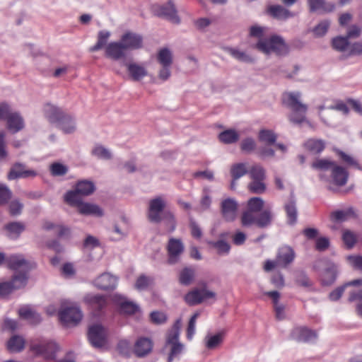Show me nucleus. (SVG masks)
Returning <instances> with one entry per match:
<instances>
[{
  "label": "nucleus",
  "instance_id": "nucleus-2",
  "mask_svg": "<svg viewBox=\"0 0 362 362\" xmlns=\"http://www.w3.org/2000/svg\"><path fill=\"white\" fill-rule=\"evenodd\" d=\"M255 47L265 54H275L282 56L288 52V46L284 40L279 35H272L269 38L260 39L255 44Z\"/></svg>",
  "mask_w": 362,
  "mask_h": 362
},
{
  "label": "nucleus",
  "instance_id": "nucleus-5",
  "mask_svg": "<svg viewBox=\"0 0 362 362\" xmlns=\"http://www.w3.org/2000/svg\"><path fill=\"white\" fill-rule=\"evenodd\" d=\"M199 285V288H194L185 295V300L188 305H196L209 299L216 300V293L208 289L206 283L201 282Z\"/></svg>",
  "mask_w": 362,
  "mask_h": 362
},
{
  "label": "nucleus",
  "instance_id": "nucleus-53",
  "mask_svg": "<svg viewBox=\"0 0 362 362\" xmlns=\"http://www.w3.org/2000/svg\"><path fill=\"white\" fill-rule=\"evenodd\" d=\"M248 174L251 180H265V170L259 164H255L249 168Z\"/></svg>",
  "mask_w": 362,
  "mask_h": 362
},
{
  "label": "nucleus",
  "instance_id": "nucleus-36",
  "mask_svg": "<svg viewBox=\"0 0 362 362\" xmlns=\"http://www.w3.org/2000/svg\"><path fill=\"white\" fill-rule=\"evenodd\" d=\"M58 127L65 133L71 134L76 130V124L74 119L69 115L65 113L57 121Z\"/></svg>",
  "mask_w": 362,
  "mask_h": 362
},
{
  "label": "nucleus",
  "instance_id": "nucleus-26",
  "mask_svg": "<svg viewBox=\"0 0 362 362\" xmlns=\"http://www.w3.org/2000/svg\"><path fill=\"white\" fill-rule=\"evenodd\" d=\"M267 13L279 21H286L294 17L295 14L280 5H271L267 7Z\"/></svg>",
  "mask_w": 362,
  "mask_h": 362
},
{
  "label": "nucleus",
  "instance_id": "nucleus-20",
  "mask_svg": "<svg viewBox=\"0 0 362 362\" xmlns=\"http://www.w3.org/2000/svg\"><path fill=\"white\" fill-rule=\"evenodd\" d=\"M293 339L298 341L313 342L317 338L316 333L306 327H296L291 334Z\"/></svg>",
  "mask_w": 362,
  "mask_h": 362
},
{
  "label": "nucleus",
  "instance_id": "nucleus-23",
  "mask_svg": "<svg viewBox=\"0 0 362 362\" xmlns=\"http://www.w3.org/2000/svg\"><path fill=\"white\" fill-rule=\"evenodd\" d=\"M295 259V252L293 250L287 245L282 246L278 250L276 259L279 265L281 267H286Z\"/></svg>",
  "mask_w": 362,
  "mask_h": 362
},
{
  "label": "nucleus",
  "instance_id": "nucleus-42",
  "mask_svg": "<svg viewBox=\"0 0 362 362\" xmlns=\"http://www.w3.org/2000/svg\"><path fill=\"white\" fill-rule=\"evenodd\" d=\"M358 285H362V279L354 280L345 284L342 286L338 287L329 293V298L332 301H336L341 298L346 288L350 286Z\"/></svg>",
  "mask_w": 362,
  "mask_h": 362
},
{
  "label": "nucleus",
  "instance_id": "nucleus-17",
  "mask_svg": "<svg viewBox=\"0 0 362 362\" xmlns=\"http://www.w3.org/2000/svg\"><path fill=\"white\" fill-rule=\"evenodd\" d=\"M25 285V276H13L11 281L0 284V296L2 297L6 296L13 290L21 288Z\"/></svg>",
  "mask_w": 362,
  "mask_h": 362
},
{
  "label": "nucleus",
  "instance_id": "nucleus-64",
  "mask_svg": "<svg viewBox=\"0 0 362 362\" xmlns=\"http://www.w3.org/2000/svg\"><path fill=\"white\" fill-rule=\"evenodd\" d=\"M210 244L217 250L220 255H226L229 252L230 245L223 240H218L217 242H211Z\"/></svg>",
  "mask_w": 362,
  "mask_h": 362
},
{
  "label": "nucleus",
  "instance_id": "nucleus-12",
  "mask_svg": "<svg viewBox=\"0 0 362 362\" xmlns=\"http://www.w3.org/2000/svg\"><path fill=\"white\" fill-rule=\"evenodd\" d=\"M88 337L94 347L100 348L106 344L107 331L100 325H93L89 327Z\"/></svg>",
  "mask_w": 362,
  "mask_h": 362
},
{
  "label": "nucleus",
  "instance_id": "nucleus-28",
  "mask_svg": "<svg viewBox=\"0 0 362 362\" xmlns=\"http://www.w3.org/2000/svg\"><path fill=\"white\" fill-rule=\"evenodd\" d=\"M272 299L276 318L282 320L286 318L285 305L279 303L280 293L278 291H267L264 293Z\"/></svg>",
  "mask_w": 362,
  "mask_h": 362
},
{
  "label": "nucleus",
  "instance_id": "nucleus-3",
  "mask_svg": "<svg viewBox=\"0 0 362 362\" xmlns=\"http://www.w3.org/2000/svg\"><path fill=\"white\" fill-rule=\"evenodd\" d=\"M58 315L59 320L65 326H75L83 317L82 312L78 305L68 300L62 302Z\"/></svg>",
  "mask_w": 362,
  "mask_h": 362
},
{
  "label": "nucleus",
  "instance_id": "nucleus-61",
  "mask_svg": "<svg viewBox=\"0 0 362 362\" xmlns=\"http://www.w3.org/2000/svg\"><path fill=\"white\" fill-rule=\"evenodd\" d=\"M152 281L151 277L141 274L136 279L134 288L138 291L146 290L151 284Z\"/></svg>",
  "mask_w": 362,
  "mask_h": 362
},
{
  "label": "nucleus",
  "instance_id": "nucleus-11",
  "mask_svg": "<svg viewBox=\"0 0 362 362\" xmlns=\"http://www.w3.org/2000/svg\"><path fill=\"white\" fill-rule=\"evenodd\" d=\"M31 349L46 359H54L59 350V346L54 341L43 340L38 344H33Z\"/></svg>",
  "mask_w": 362,
  "mask_h": 362
},
{
  "label": "nucleus",
  "instance_id": "nucleus-37",
  "mask_svg": "<svg viewBox=\"0 0 362 362\" xmlns=\"http://www.w3.org/2000/svg\"><path fill=\"white\" fill-rule=\"evenodd\" d=\"M196 275V270L191 267H186L183 268L179 274V281L182 285L189 286L194 280Z\"/></svg>",
  "mask_w": 362,
  "mask_h": 362
},
{
  "label": "nucleus",
  "instance_id": "nucleus-7",
  "mask_svg": "<svg viewBox=\"0 0 362 362\" xmlns=\"http://www.w3.org/2000/svg\"><path fill=\"white\" fill-rule=\"evenodd\" d=\"M273 218L274 214L272 206L267 205L258 215L251 216L247 214L244 217H241V222L244 226H250L255 224L259 228H265L272 223Z\"/></svg>",
  "mask_w": 362,
  "mask_h": 362
},
{
  "label": "nucleus",
  "instance_id": "nucleus-52",
  "mask_svg": "<svg viewBox=\"0 0 362 362\" xmlns=\"http://www.w3.org/2000/svg\"><path fill=\"white\" fill-rule=\"evenodd\" d=\"M91 153L98 159L109 160L112 158V154L109 149L100 144H97L93 148Z\"/></svg>",
  "mask_w": 362,
  "mask_h": 362
},
{
  "label": "nucleus",
  "instance_id": "nucleus-33",
  "mask_svg": "<svg viewBox=\"0 0 362 362\" xmlns=\"http://www.w3.org/2000/svg\"><path fill=\"white\" fill-rule=\"evenodd\" d=\"M18 314L21 318L29 321L31 324H37L41 321L40 315L28 305L21 308Z\"/></svg>",
  "mask_w": 362,
  "mask_h": 362
},
{
  "label": "nucleus",
  "instance_id": "nucleus-16",
  "mask_svg": "<svg viewBox=\"0 0 362 362\" xmlns=\"http://www.w3.org/2000/svg\"><path fill=\"white\" fill-rule=\"evenodd\" d=\"M120 41L126 51L138 49L141 48L143 45L142 37L132 32L124 33L121 37Z\"/></svg>",
  "mask_w": 362,
  "mask_h": 362
},
{
  "label": "nucleus",
  "instance_id": "nucleus-13",
  "mask_svg": "<svg viewBox=\"0 0 362 362\" xmlns=\"http://www.w3.org/2000/svg\"><path fill=\"white\" fill-rule=\"evenodd\" d=\"M184 245L181 240L171 238L167 245L168 262L170 264H175L180 262L184 252Z\"/></svg>",
  "mask_w": 362,
  "mask_h": 362
},
{
  "label": "nucleus",
  "instance_id": "nucleus-4",
  "mask_svg": "<svg viewBox=\"0 0 362 362\" xmlns=\"http://www.w3.org/2000/svg\"><path fill=\"white\" fill-rule=\"evenodd\" d=\"M331 45L333 49L344 54L346 57L362 55L361 40L351 43L346 36L338 35L332 39Z\"/></svg>",
  "mask_w": 362,
  "mask_h": 362
},
{
  "label": "nucleus",
  "instance_id": "nucleus-21",
  "mask_svg": "<svg viewBox=\"0 0 362 362\" xmlns=\"http://www.w3.org/2000/svg\"><path fill=\"white\" fill-rule=\"evenodd\" d=\"M225 332L221 331L217 333H207L203 339L204 346L209 350L218 348L223 342Z\"/></svg>",
  "mask_w": 362,
  "mask_h": 362
},
{
  "label": "nucleus",
  "instance_id": "nucleus-57",
  "mask_svg": "<svg viewBox=\"0 0 362 362\" xmlns=\"http://www.w3.org/2000/svg\"><path fill=\"white\" fill-rule=\"evenodd\" d=\"M329 26L330 21L329 20H323L313 28L312 32L315 37H321L327 33Z\"/></svg>",
  "mask_w": 362,
  "mask_h": 362
},
{
  "label": "nucleus",
  "instance_id": "nucleus-38",
  "mask_svg": "<svg viewBox=\"0 0 362 362\" xmlns=\"http://www.w3.org/2000/svg\"><path fill=\"white\" fill-rule=\"evenodd\" d=\"M156 59L160 66H172L173 62V52L167 47L161 48L157 53Z\"/></svg>",
  "mask_w": 362,
  "mask_h": 362
},
{
  "label": "nucleus",
  "instance_id": "nucleus-58",
  "mask_svg": "<svg viewBox=\"0 0 362 362\" xmlns=\"http://www.w3.org/2000/svg\"><path fill=\"white\" fill-rule=\"evenodd\" d=\"M285 210L287 215L288 223L293 225L297 221V210L293 202H290L285 205Z\"/></svg>",
  "mask_w": 362,
  "mask_h": 362
},
{
  "label": "nucleus",
  "instance_id": "nucleus-62",
  "mask_svg": "<svg viewBox=\"0 0 362 362\" xmlns=\"http://www.w3.org/2000/svg\"><path fill=\"white\" fill-rule=\"evenodd\" d=\"M200 313L196 312L189 319L187 329V337L189 340H192L196 332V322L197 318L199 317Z\"/></svg>",
  "mask_w": 362,
  "mask_h": 362
},
{
  "label": "nucleus",
  "instance_id": "nucleus-6",
  "mask_svg": "<svg viewBox=\"0 0 362 362\" xmlns=\"http://www.w3.org/2000/svg\"><path fill=\"white\" fill-rule=\"evenodd\" d=\"M181 325V320H177L173 325V328L168 334L166 346H170V354L168 359V362H172L174 358H177L182 353L183 350V345L178 341Z\"/></svg>",
  "mask_w": 362,
  "mask_h": 362
},
{
  "label": "nucleus",
  "instance_id": "nucleus-15",
  "mask_svg": "<svg viewBox=\"0 0 362 362\" xmlns=\"http://www.w3.org/2000/svg\"><path fill=\"white\" fill-rule=\"evenodd\" d=\"M320 177L321 180L329 181L335 185L344 186L347 182L349 173L346 169L336 164L331 172V179L325 177L322 174L320 175Z\"/></svg>",
  "mask_w": 362,
  "mask_h": 362
},
{
  "label": "nucleus",
  "instance_id": "nucleus-50",
  "mask_svg": "<svg viewBox=\"0 0 362 362\" xmlns=\"http://www.w3.org/2000/svg\"><path fill=\"white\" fill-rule=\"evenodd\" d=\"M157 78L152 77V83L159 84L167 81L171 76V66H160Z\"/></svg>",
  "mask_w": 362,
  "mask_h": 362
},
{
  "label": "nucleus",
  "instance_id": "nucleus-46",
  "mask_svg": "<svg viewBox=\"0 0 362 362\" xmlns=\"http://www.w3.org/2000/svg\"><path fill=\"white\" fill-rule=\"evenodd\" d=\"M247 164L246 163H238L233 165L230 168V174L234 180H238L248 173Z\"/></svg>",
  "mask_w": 362,
  "mask_h": 362
},
{
  "label": "nucleus",
  "instance_id": "nucleus-40",
  "mask_svg": "<svg viewBox=\"0 0 362 362\" xmlns=\"http://www.w3.org/2000/svg\"><path fill=\"white\" fill-rule=\"evenodd\" d=\"M75 189L82 197H86L93 194L95 187L93 182L84 180L78 181L76 184Z\"/></svg>",
  "mask_w": 362,
  "mask_h": 362
},
{
  "label": "nucleus",
  "instance_id": "nucleus-47",
  "mask_svg": "<svg viewBox=\"0 0 362 362\" xmlns=\"http://www.w3.org/2000/svg\"><path fill=\"white\" fill-rule=\"evenodd\" d=\"M354 215V211L351 208H348L344 210L334 211L331 214V219L337 222H343Z\"/></svg>",
  "mask_w": 362,
  "mask_h": 362
},
{
  "label": "nucleus",
  "instance_id": "nucleus-34",
  "mask_svg": "<svg viewBox=\"0 0 362 362\" xmlns=\"http://www.w3.org/2000/svg\"><path fill=\"white\" fill-rule=\"evenodd\" d=\"M84 301L95 310H101L106 305L105 296L99 294L88 293L84 297Z\"/></svg>",
  "mask_w": 362,
  "mask_h": 362
},
{
  "label": "nucleus",
  "instance_id": "nucleus-10",
  "mask_svg": "<svg viewBox=\"0 0 362 362\" xmlns=\"http://www.w3.org/2000/svg\"><path fill=\"white\" fill-rule=\"evenodd\" d=\"M165 206L166 201L161 197H157L150 200L148 210V218L149 221L153 223L160 222Z\"/></svg>",
  "mask_w": 362,
  "mask_h": 362
},
{
  "label": "nucleus",
  "instance_id": "nucleus-60",
  "mask_svg": "<svg viewBox=\"0 0 362 362\" xmlns=\"http://www.w3.org/2000/svg\"><path fill=\"white\" fill-rule=\"evenodd\" d=\"M42 228L46 230H53L54 234L59 236L64 235L68 232V229L61 225H56L52 222L46 221L42 225Z\"/></svg>",
  "mask_w": 362,
  "mask_h": 362
},
{
  "label": "nucleus",
  "instance_id": "nucleus-56",
  "mask_svg": "<svg viewBox=\"0 0 362 362\" xmlns=\"http://www.w3.org/2000/svg\"><path fill=\"white\" fill-rule=\"evenodd\" d=\"M110 36V33L107 30H101L98 33V41L97 43L92 47H90V50L91 52H95L97 50L103 48L107 43L109 37Z\"/></svg>",
  "mask_w": 362,
  "mask_h": 362
},
{
  "label": "nucleus",
  "instance_id": "nucleus-32",
  "mask_svg": "<svg viewBox=\"0 0 362 362\" xmlns=\"http://www.w3.org/2000/svg\"><path fill=\"white\" fill-rule=\"evenodd\" d=\"M225 49L228 54L239 62L244 63H252L255 62L252 56L238 47H226Z\"/></svg>",
  "mask_w": 362,
  "mask_h": 362
},
{
  "label": "nucleus",
  "instance_id": "nucleus-41",
  "mask_svg": "<svg viewBox=\"0 0 362 362\" xmlns=\"http://www.w3.org/2000/svg\"><path fill=\"white\" fill-rule=\"evenodd\" d=\"M81 195L74 188L69 190L64 195V202L71 206L76 207L78 209V206L82 203Z\"/></svg>",
  "mask_w": 362,
  "mask_h": 362
},
{
  "label": "nucleus",
  "instance_id": "nucleus-19",
  "mask_svg": "<svg viewBox=\"0 0 362 362\" xmlns=\"http://www.w3.org/2000/svg\"><path fill=\"white\" fill-rule=\"evenodd\" d=\"M111 299L114 303L119 305L122 312L127 314H133L139 310L138 305L132 301L127 300V298L118 293H115L111 296Z\"/></svg>",
  "mask_w": 362,
  "mask_h": 362
},
{
  "label": "nucleus",
  "instance_id": "nucleus-35",
  "mask_svg": "<svg viewBox=\"0 0 362 362\" xmlns=\"http://www.w3.org/2000/svg\"><path fill=\"white\" fill-rule=\"evenodd\" d=\"M44 112L51 122H57L64 114L62 109L50 103L44 106Z\"/></svg>",
  "mask_w": 362,
  "mask_h": 362
},
{
  "label": "nucleus",
  "instance_id": "nucleus-27",
  "mask_svg": "<svg viewBox=\"0 0 362 362\" xmlns=\"http://www.w3.org/2000/svg\"><path fill=\"white\" fill-rule=\"evenodd\" d=\"M125 52L126 50L121 41L110 42L105 49L106 56L114 60H118L124 57Z\"/></svg>",
  "mask_w": 362,
  "mask_h": 362
},
{
  "label": "nucleus",
  "instance_id": "nucleus-30",
  "mask_svg": "<svg viewBox=\"0 0 362 362\" xmlns=\"http://www.w3.org/2000/svg\"><path fill=\"white\" fill-rule=\"evenodd\" d=\"M310 10L312 12L323 13L334 9V4L325 0H308Z\"/></svg>",
  "mask_w": 362,
  "mask_h": 362
},
{
  "label": "nucleus",
  "instance_id": "nucleus-25",
  "mask_svg": "<svg viewBox=\"0 0 362 362\" xmlns=\"http://www.w3.org/2000/svg\"><path fill=\"white\" fill-rule=\"evenodd\" d=\"M153 348L152 341L147 337H141L138 339L134 346V354L139 357L148 354Z\"/></svg>",
  "mask_w": 362,
  "mask_h": 362
},
{
  "label": "nucleus",
  "instance_id": "nucleus-54",
  "mask_svg": "<svg viewBox=\"0 0 362 362\" xmlns=\"http://www.w3.org/2000/svg\"><path fill=\"white\" fill-rule=\"evenodd\" d=\"M49 171L54 177L64 176L68 173L69 168L62 163L54 162L49 165Z\"/></svg>",
  "mask_w": 362,
  "mask_h": 362
},
{
  "label": "nucleus",
  "instance_id": "nucleus-24",
  "mask_svg": "<svg viewBox=\"0 0 362 362\" xmlns=\"http://www.w3.org/2000/svg\"><path fill=\"white\" fill-rule=\"evenodd\" d=\"M78 212L84 216L102 217L104 215L103 209L96 204L82 202L77 209Z\"/></svg>",
  "mask_w": 362,
  "mask_h": 362
},
{
  "label": "nucleus",
  "instance_id": "nucleus-9",
  "mask_svg": "<svg viewBox=\"0 0 362 362\" xmlns=\"http://www.w3.org/2000/svg\"><path fill=\"white\" fill-rule=\"evenodd\" d=\"M124 66L126 67L128 78L133 81L139 82L144 78L151 76L145 63L134 61L126 62Z\"/></svg>",
  "mask_w": 362,
  "mask_h": 362
},
{
  "label": "nucleus",
  "instance_id": "nucleus-59",
  "mask_svg": "<svg viewBox=\"0 0 362 362\" xmlns=\"http://www.w3.org/2000/svg\"><path fill=\"white\" fill-rule=\"evenodd\" d=\"M264 180H252V181L248 183V190L255 194L264 193L266 190V185Z\"/></svg>",
  "mask_w": 362,
  "mask_h": 362
},
{
  "label": "nucleus",
  "instance_id": "nucleus-8",
  "mask_svg": "<svg viewBox=\"0 0 362 362\" xmlns=\"http://www.w3.org/2000/svg\"><path fill=\"white\" fill-rule=\"evenodd\" d=\"M6 265L16 272L14 276H25L26 281H28V274L31 269V265L23 255L15 254L6 257Z\"/></svg>",
  "mask_w": 362,
  "mask_h": 362
},
{
  "label": "nucleus",
  "instance_id": "nucleus-49",
  "mask_svg": "<svg viewBox=\"0 0 362 362\" xmlns=\"http://www.w3.org/2000/svg\"><path fill=\"white\" fill-rule=\"evenodd\" d=\"M336 163L329 159L319 158L315 160L311 165L312 168L317 170L326 171L328 170H332Z\"/></svg>",
  "mask_w": 362,
  "mask_h": 362
},
{
  "label": "nucleus",
  "instance_id": "nucleus-48",
  "mask_svg": "<svg viewBox=\"0 0 362 362\" xmlns=\"http://www.w3.org/2000/svg\"><path fill=\"white\" fill-rule=\"evenodd\" d=\"M218 138L224 144H233L239 139L240 135L235 129H230L220 133Z\"/></svg>",
  "mask_w": 362,
  "mask_h": 362
},
{
  "label": "nucleus",
  "instance_id": "nucleus-14",
  "mask_svg": "<svg viewBox=\"0 0 362 362\" xmlns=\"http://www.w3.org/2000/svg\"><path fill=\"white\" fill-rule=\"evenodd\" d=\"M118 277L109 272L99 275L93 281V285L101 290H113L118 284Z\"/></svg>",
  "mask_w": 362,
  "mask_h": 362
},
{
  "label": "nucleus",
  "instance_id": "nucleus-44",
  "mask_svg": "<svg viewBox=\"0 0 362 362\" xmlns=\"http://www.w3.org/2000/svg\"><path fill=\"white\" fill-rule=\"evenodd\" d=\"M211 200L209 190L204 189L202 192L199 204L194 208V209L198 212H203L208 210L211 206Z\"/></svg>",
  "mask_w": 362,
  "mask_h": 362
},
{
  "label": "nucleus",
  "instance_id": "nucleus-22",
  "mask_svg": "<svg viewBox=\"0 0 362 362\" xmlns=\"http://www.w3.org/2000/svg\"><path fill=\"white\" fill-rule=\"evenodd\" d=\"M156 13L158 16L165 17L173 23H178L180 22L176 8L172 1H169L166 4L159 6Z\"/></svg>",
  "mask_w": 362,
  "mask_h": 362
},
{
  "label": "nucleus",
  "instance_id": "nucleus-55",
  "mask_svg": "<svg viewBox=\"0 0 362 362\" xmlns=\"http://www.w3.org/2000/svg\"><path fill=\"white\" fill-rule=\"evenodd\" d=\"M6 230L8 237L15 239L23 231L24 226L21 223L13 222L6 226Z\"/></svg>",
  "mask_w": 362,
  "mask_h": 362
},
{
  "label": "nucleus",
  "instance_id": "nucleus-43",
  "mask_svg": "<svg viewBox=\"0 0 362 362\" xmlns=\"http://www.w3.org/2000/svg\"><path fill=\"white\" fill-rule=\"evenodd\" d=\"M25 339L18 335L12 337L7 343V348L11 352H19L24 349Z\"/></svg>",
  "mask_w": 362,
  "mask_h": 362
},
{
  "label": "nucleus",
  "instance_id": "nucleus-39",
  "mask_svg": "<svg viewBox=\"0 0 362 362\" xmlns=\"http://www.w3.org/2000/svg\"><path fill=\"white\" fill-rule=\"evenodd\" d=\"M305 148L313 153H321L325 148V142L322 139H309L304 143Z\"/></svg>",
  "mask_w": 362,
  "mask_h": 362
},
{
  "label": "nucleus",
  "instance_id": "nucleus-45",
  "mask_svg": "<svg viewBox=\"0 0 362 362\" xmlns=\"http://www.w3.org/2000/svg\"><path fill=\"white\" fill-rule=\"evenodd\" d=\"M337 266L334 264H330L329 267L325 270L322 274V282L325 285L332 284L337 277Z\"/></svg>",
  "mask_w": 362,
  "mask_h": 362
},
{
  "label": "nucleus",
  "instance_id": "nucleus-31",
  "mask_svg": "<svg viewBox=\"0 0 362 362\" xmlns=\"http://www.w3.org/2000/svg\"><path fill=\"white\" fill-rule=\"evenodd\" d=\"M247 210L242 214L244 217L247 214L251 216H255L256 213L261 211L264 206V202L260 197H252L247 201Z\"/></svg>",
  "mask_w": 362,
  "mask_h": 362
},
{
  "label": "nucleus",
  "instance_id": "nucleus-29",
  "mask_svg": "<svg viewBox=\"0 0 362 362\" xmlns=\"http://www.w3.org/2000/svg\"><path fill=\"white\" fill-rule=\"evenodd\" d=\"M7 127L13 133L21 131L24 127V120L17 112H11L7 117Z\"/></svg>",
  "mask_w": 362,
  "mask_h": 362
},
{
  "label": "nucleus",
  "instance_id": "nucleus-51",
  "mask_svg": "<svg viewBox=\"0 0 362 362\" xmlns=\"http://www.w3.org/2000/svg\"><path fill=\"white\" fill-rule=\"evenodd\" d=\"M277 139L276 134L269 129H262L259 133V140L267 145L274 144Z\"/></svg>",
  "mask_w": 362,
  "mask_h": 362
},
{
  "label": "nucleus",
  "instance_id": "nucleus-63",
  "mask_svg": "<svg viewBox=\"0 0 362 362\" xmlns=\"http://www.w3.org/2000/svg\"><path fill=\"white\" fill-rule=\"evenodd\" d=\"M24 170L25 165L23 164L19 163L14 164L8 174V179L12 180L21 178L22 177L20 175L23 174Z\"/></svg>",
  "mask_w": 362,
  "mask_h": 362
},
{
  "label": "nucleus",
  "instance_id": "nucleus-1",
  "mask_svg": "<svg viewBox=\"0 0 362 362\" xmlns=\"http://www.w3.org/2000/svg\"><path fill=\"white\" fill-rule=\"evenodd\" d=\"M301 93L299 91L285 92L282 100L285 105L291 110L289 120L294 124H301L305 121L308 106L300 101Z\"/></svg>",
  "mask_w": 362,
  "mask_h": 362
},
{
  "label": "nucleus",
  "instance_id": "nucleus-18",
  "mask_svg": "<svg viewBox=\"0 0 362 362\" xmlns=\"http://www.w3.org/2000/svg\"><path fill=\"white\" fill-rule=\"evenodd\" d=\"M238 203L231 198H228L221 202V212L223 218L228 221H233L237 216Z\"/></svg>",
  "mask_w": 362,
  "mask_h": 362
}]
</instances>
